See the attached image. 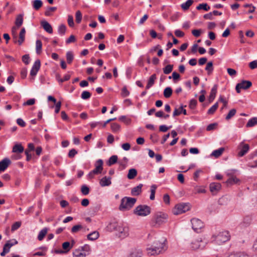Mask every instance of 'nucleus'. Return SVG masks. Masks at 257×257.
<instances>
[{
  "label": "nucleus",
  "instance_id": "f257e3e1",
  "mask_svg": "<svg viewBox=\"0 0 257 257\" xmlns=\"http://www.w3.org/2000/svg\"><path fill=\"white\" fill-rule=\"evenodd\" d=\"M106 229L110 232L115 231L116 235L121 239H124L130 235V228L126 224L115 221L110 222L107 225Z\"/></svg>",
  "mask_w": 257,
  "mask_h": 257
},
{
  "label": "nucleus",
  "instance_id": "f03ea898",
  "mask_svg": "<svg viewBox=\"0 0 257 257\" xmlns=\"http://www.w3.org/2000/svg\"><path fill=\"white\" fill-rule=\"evenodd\" d=\"M166 242L167 239L165 238L154 241L151 246L148 245L146 248L148 255H157L163 253L168 247Z\"/></svg>",
  "mask_w": 257,
  "mask_h": 257
},
{
  "label": "nucleus",
  "instance_id": "7ed1b4c3",
  "mask_svg": "<svg viewBox=\"0 0 257 257\" xmlns=\"http://www.w3.org/2000/svg\"><path fill=\"white\" fill-rule=\"evenodd\" d=\"M230 237L229 233L228 231H223L219 232L217 234L213 235L212 237V241L215 243L220 244L229 240Z\"/></svg>",
  "mask_w": 257,
  "mask_h": 257
},
{
  "label": "nucleus",
  "instance_id": "20e7f679",
  "mask_svg": "<svg viewBox=\"0 0 257 257\" xmlns=\"http://www.w3.org/2000/svg\"><path fill=\"white\" fill-rule=\"evenodd\" d=\"M136 198L124 197L121 200V203L119 209L121 211L130 209L135 204Z\"/></svg>",
  "mask_w": 257,
  "mask_h": 257
},
{
  "label": "nucleus",
  "instance_id": "39448f33",
  "mask_svg": "<svg viewBox=\"0 0 257 257\" xmlns=\"http://www.w3.org/2000/svg\"><path fill=\"white\" fill-rule=\"evenodd\" d=\"M151 213V208L146 205H140L134 210V213L140 216H146Z\"/></svg>",
  "mask_w": 257,
  "mask_h": 257
},
{
  "label": "nucleus",
  "instance_id": "423d86ee",
  "mask_svg": "<svg viewBox=\"0 0 257 257\" xmlns=\"http://www.w3.org/2000/svg\"><path fill=\"white\" fill-rule=\"evenodd\" d=\"M190 209V206L187 203H180L177 204L173 210V212L175 215H178L188 211Z\"/></svg>",
  "mask_w": 257,
  "mask_h": 257
},
{
  "label": "nucleus",
  "instance_id": "0eeeda50",
  "mask_svg": "<svg viewBox=\"0 0 257 257\" xmlns=\"http://www.w3.org/2000/svg\"><path fill=\"white\" fill-rule=\"evenodd\" d=\"M167 218V214L162 212H157L154 217L156 224L159 225L166 222Z\"/></svg>",
  "mask_w": 257,
  "mask_h": 257
},
{
  "label": "nucleus",
  "instance_id": "6e6552de",
  "mask_svg": "<svg viewBox=\"0 0 257 257\" xmlns=\"http://www.w3.org/2000/svg\"><path fill=\"white\" fill-rule=\"evenodd\" d=\"M252 83L251 81L243 80L241 81L240 83H238L236 84L235 86V90L237 93H239L241 89L245 90L247 89L250 87Z\"/></svg>",
  "mask_w": 257,
  "mask_h": 257
},
{
  "label": "nucleus",
  "instance_id": "1a4fd4ad",
  "mask_svg": "<svg viewBox=\"0 0 257 257\" xmlns=\"http://www.w3.org/2000/svg\"><path fill=\"white\" fill-rule=\"evenodd\" d=\"M191 222L192 229L197 232H199L204 226L202 221L198 218H193Z\"/></svg>",
  "mask_w": 257,
  "mask_h": 257
},
{
  "label": "nucleus",
  "instance_id": "9d476101",
  "mask_svg": "<svg viewBox=\"0 0 257 257\" xmlns=\"http://www.w3.org/2000/svg\"><path fill=\"white\" fill-rule=\"evenodd\" d=\"M206 244V242H203L201 238L195 239L191 243V248L193 250L199 248L203 249Z\"/></svg>",
  "mask_w": 257,
  "mask_h": 257
},
{
  "label": "nucleus",
  "instance_id": "9b49d317",
  "mask_svg": "<svg viewBox=\"0 0 257 257\" xmlns=\"http://www.w3.org/2000/svg\"><path fill=\"white\" fill-rule=\"evenodd\" d=\"M41 66V61L39 59H37L35 61L33 64L32 68L30 71V75L32 77H35L38 71L40 70Z\"/></svg>",
  "mask_w": 257,
  "mask_h": 257
},
{
  "label": "nucleus",
  "instance_id": "f8f14e48",
  "mask_svg": "<svg viewBox=\"0 0 257 257\" xmlns=\"http://www.w3.org/2000/svg\"><path fill=\"white\" fill-rule=\"evenodd\" d=\"M103 161L101 159L98 160L95 164V169L92 170L93 174H100L103 170Z\"/></svg>",
  "mask_w": 257,
  "mask_h": 257
},
{
  "label": "nucleus",
  "instance_id": "ddd939ff",
  "mask_svg": "<svg viewBox=\"0 0 257 257\" xmlns=\"http://www.w3.org/2000/svg\"><path fill=\"white\" fill-rule=\"evenodd\" d=\"M252 221V218L250 216L247 215L245 216L239 225V227L240 228H246L250 224L251 222Z\"/></svg>",
  "mask_w": 257,
  "mask_h": 257
},
{
  "label": "nucleus",
  "instance_id": "4468645a",
  "mask_svg": "<svg viewBox=\"0 0 257 257\" xmlns=\"http://www.w3.org/2000/svg\"><path fill=\"white\" fill-rule=\"evenodd\" d=\"M11 160L6 158L0 162V172H4L11 164Z\"/></svg>",
  "mask_w": 257,
  "mask_h": 257
},
{
  "label": "nucleus",
  "instance_id": "2eb2a0df",
  "mask_svg": "<svg viewBox=\"0 0 257 257\" xmlns=\"http://www.w3.org/2000/svg\"><path fill=\"white\" fill-rule=\"evenodd\" d=\"M41 25L47 33L49 34H52L53 33V28L51 25L46 21H41Z\"/></svg>",
  "mask_w": 257,
  "mask_h": 257
},
{
  "label": "nucleus",
  "instance_id": "dca6fc26",
  "mask_svg": "<svg viewBox=\"0 0 257 257\" xmlns=\"http://www.w3.org/2000/svg\"><path fill=\"white\" fill-rule=\"evenodd\" d=\"M224 151H225L224 148H223V147L220 148L218 149L213 151L212 152V153L210 154V157H214L215 158H217L222 155V154H223V153Z\"/></svg>",
  "mask_w": 257,
  "mask_h": 257
},
{
  "label": "nucleus",
  "instance_id": "f3484780",
  "mask_svg": "<svg viewBox=\"0 0 257 257\" xmlns=\"http://www.w3.org/2000/svg\"><path fill=\"white\" fill-rule=\"evenodd\" d=\"M210 190L213 193L215 194L221 188V185L219 183H212L210 184Z\"/></svg>",
  "mask_w": 257,
  "mask_h": 257
},
{
  "label": "nucleus",
  "instance_id": "a211bd4d",
  "mask_svg": "<svg viewBox=\"0 0 257 257\" xmlns=\"http://www.w3.org/2000/svg\"><path fill=\"white\" fill-rule=\"evenodd\" d=\"M99 183L102 187L109 186L111 183V178L105 176L100 180Z\"/></svg>",
  "mask_w": 257,
  "mask_h": 257
},
{
  "label": "nucleus",
  "instance_id": "6ab92c4d",
  "mask_svg": "<svg viewBox=\"0 0 257 257\" xmlns=\"http://www.w3.org/2000/svg\"><path fill=\"white\" fill-rule=\"evenodd\" d=\"M217 85L215 84L211 89L210 95L208 98V100L209 102H211L214 99L216 96V94L217 93Z\"/></svg>",
  "mask_w": 257,
  "mask_h": 257
},
{
  "label": "nucleus",
  "instance_id": "aec40b11",
  "mask_svg": "<svg viewBox=\"0 0 257 257\" xmlns=\"http://www.w3.org/2000/svg\"><path fill=\"white\" fill-rule=\"evenodd\" d=\"M156 79H157L156 74H154L152 75L150 77V78L148 81V83L146 86V88L147 89H149V88H150L154 84L155 81Z\"/></svg>",
  "mask_w": 257,
  "mask_h": 257
},
{
  "label": "nucleus",
  "instance_id": "412c9836",
  "mask_svg": "<svg viewBox=\"0 0 257 257\" xmlns=\"http://www.w3.org/2000/svg\"><path fill=\"white\" fill-rule=\"evenodd\" d=\"M142 187H143V184H140L138 186L132 188V191H131L132 195L133 196L139 195L142 191Z\"/></svg>",
  "mask_w": 257,
  "mask_h": 257
},
{
  "label": "nucleus",
  "instance_id": "4be33fe9",
  "mask_svg": "<svg viewBox=\"0 0 257 257\" xmlns=\"http://www.w3.org/2000/svg\"><path fill=\"white\" fill-rule=\"evenodd\" d=\"M239 151L237 153L238 157H242L246 154L249 150V146H243L241 148L238 149Z\"/></svg>",
  "mask_w": 257,
  "mask_h": 257
},
{
  "label": "nucleus",
  "instance_id": "5701e85b",
  "mask_svg": "<svg viewBox=\"0 0 257 257\" xmlns=\"http://www.w3.org/2000/svg\"><path fill=\"white\" fill-rule=\"evenodd\" d=\"M193 0H187L185 3L181 5V7L184 11L188 10L190 7L193 4Z\"/></svg>",
  "mask_w": 257,
  "mask_h": 257
},
{
  "label": "nucleus",
  "instance_id": "b1692460",
  "mask_svg": "<svg viewBox=\"0 0 257 257\" xmlns=\"http://www.w3.org/2000/svg\"><path fill=\"white\" fill-rule=\"evenodd\" d=\"M99 237V233L96 231H94L87 236V239L90 240H95L97 239Z\"/></svg>",
  "mask_w": 257,
  "mask_h": 257
},
{
  "label": "nucleus",
  "instance_id": "393cba45",
  "mask_svg": "<svg viewBox=\"0 0 257 257\" xmlns=\"http://www.w3.org/2000/svg\"><path fill=\"white\" fill-rule=\"evenodd\" d=\"M48 228L46 227L44 228L43 229H42L39 233V234L38 235V239L40 241L42 240L45 235L47 234L48 232Z\"/></svg>",
  "mask_w": 257,
  "mask_h": 257
},
{
  "label": "nucleus",
  "instance_id": "a878e982",
  "mask_svg": "<svg viewBox=\"0 0 257 257\" xmlns=\"http://www.w3.org/2000/svg\"><path fill=\"white\" fill-rule=\"evenodd\" d=\"M257 124V117H253L251 119H249L246 124V127H250L254 126Z\"/></svg>",
  "mask_w": 257,
  "mask_h": 257
},
{
  "label": "nucleus",
  "instance_id": "bb28decb",
  "mask_svg": "<svg viewBox=\"0 0 257 257\" xmlns=\"http://www.w3.org/2000/svg\"><path fill=\"white\" fill-rule=\"evenodd\" d=\"M42 5L43 3L41 0H34L33 2V7L35 10H39Z\"/></svg>",
  "mask_w": 257,
  "mask_h": 257
},
{
  "label": "nucleus",
  "instance_id": "cd10ccee",
  "mask_svg": "<svg viewBox=\"0 0 257 257\" xmlns=\"http://www.w3.org/2000/svg\"><path fill=\"white\" fill-rule=\"evenodd\" d=\"M73 257H86V254L82 252L80 248L75 249L73 252Z\"/></svg>",
  "mask_w": 257,
  "mask_h": 257
},
{
  "label": "nucleus",
  "instance_id": "c85d7f7f",
  "mask_svg": "<svg viewBox=\"0 0 257 257\" xmlns=\"http://www.w3.org/2000/svg\"><path fill=\"white\" fill-rule=\"evenodd\" d=\"M143 253L140 250H135L130 253L127 257H142Z\"/></svg>",
  "mask_w": 257,
  "mask_h": 257
},
{
  "label": "nucleus",
  "instance_id": "c756f323",
  "mask_svg": "<svg viewBox=\"0 0 257 257\" xmlns=\"http://www.w3.org/2000/svg\"><path fill=\"white\" fill-rule=\"evenodd\" d=\"M137 175V171L135 169H131L128 171L127 177L129 179H134Z\"/></svg>",
  "mask_w": 257,
  "mask_h": 257
},
{
  "label": "nucleus",
  "instance_id": "7c9ffc66",
  "mask_svg": "<svg viewBox=\"0 0 257 257\" xmlns=\"http://www.w3.org/2000/svg\"><path fill=\"white\" fill-rule=\"evenodd\" d=\"M239 180L235 176L230 177L226 181L228 184L233 185L237 184L239 182Z\"/></svg>",
  "mask_w": 257,
  "mask_h": 257
},
{
  "label": "nucleus",
  "instance_id": "2f4dec72",
  "mask_svg": "<svg viewBox=\"0 0 257 257\" xmlns=\"http://www.w3.org/2000/svg\"><path fill=\"white\" fill-rule=\"evenodd\" d=\"M42 43L40 40H37L36 42V50L38 54H40L42 52Z\"/></svg>",
  "mask_w": 257,
  "mask_h": 257
},
{
  "label": "nucleus",
  "instance_id": "473e14b6",
  "mask_svg": "<svg viewBox=\"0 0 257 257\" xmlns=\"http://www.w3.org/2000/svg\"><path fill=\"white\" fill-rule=\"evenodd\" d=\"M172 89L171 87H168L164 90V96L165 98H169L172 94Z\"/></svg>",
  "mask_w": 257,
  "mask_h": 257
},
{
  "label": "nucleus",
  "instance_id": "72a5a7b5",
  "mask_svg": "<svg viewBox=\"0 0 257 257\" xmlns=\"http://www.w3.org/2000/svg\"><path fill=\"white\" fill-rule=\"evenodd\" d=\"M117 156L116 155H113L109 158L107 164L109 166H110L115 164L117 162Z\"/></svg>",
  "mask_w": 257,
  "mask_h": 257
},
{
  "label": "nucleus",
  "instance_id": "f704fd0d",
  "mask_svg": "<svg viewBox=\"0 0 257 257\" xmlns=\"http://www.w3.org/2000/svg\"><path fill=\"white\" fill-rule=\"evenodd\" d=\"M23 15L20 14L19 15L16 20L15 24L17 26L18 28L20 27L23 24Z\"/></svg>",
  "mask_w": 257,
  "mask_h": 257
},
{
  "label": "nucleus",
  "instance_id": "c9c22d12",
  "mask_svg": "<svg viewBox=\"0 0 257 257\" xmlns=\"http://www.w3.org/2000/svg\"><path fill=\"white\" fill-rule=\"evenodd\" d=\"M205 70L207 71L208 75H210L213 70V63L212 61H210L207 63L205 67Z\"/></svg>",
  "mask_w": 257,
  "mask_h": 257
},
{
  "label": "nucleus",
  "instance_id": "e433bc0d",
  "mask_svg": "<svg viewBox=\"0 0 257 257\" xmlns=\"http://www.w3.org/2000/svg\"><path fill=\"white\" fill-rule=\"evenodd\" d=\"M196 9L198 10H200L203 9L204 11H207L210 9V8L209 6H208V5L206 3H202V4H199L197 7Z\"/></svg>",
  "mask_w": 257,
  "mask_h": 257
},
{
  "label": "nucleus",
  "instance_id": "4c0bfd02",
  "mask_svg": "<svg viewBox=\"0 0 257 257\" xmlns=\"http://www.w3.org/2000/svg\"><path fill=\"white\" fill-rule=\"evenodd\" d=\"M173 68V65H171V64L167 65L165 67H164L163 69V72L165 74H168L172 71Z\"/></svg>",
  "mask_w": 257,
  "mask_h": 257
},
{
  "label": "nucleus",
  "instance_id": "58836bf2",
  "mask_svg": "<svg viewBox=\"0 0 257 257\" xmlns=\"http://www.w3.org/2000/svg\"><path fill=\"white\" fill-rule=\"evenodd\" d=\"M74 59L73 53L71 51H68L66 53V59L68 64H71Z\"/></svg>",
  "mask_w": 257,
  "mask_h": 257
},
{
  "label": "nucleus",
  "instance_id": "ea45409f",
  "mask_svg": "<svg viewBox=\"0 0 257 257\" xmlns=\"http://www.w3.org/2000/svg\"><path fill=\"white\" fill-rule=\"evenodd\" d=\"M156 188L157 186L156 185H153L151 187V195L150 198L151 200H153L155 199V195Z\"/></svg>",
  "mask_w": 257,
  "mask_h": 257
},
{
  "label": "nucleus",
  "instance_id": "a19ab883",
  "mask_svg": "<svg viewBox=\"0 0 257 257\" xmlns=\"http://www.w3.org/2000/svg\"><path fill=\"white\" fill-rule=\"evenodd\" d=\"M62 247L64 250V251H66V252H67L72 248V246H70V243L69 242L66 241L64 242L62 244Z\"/></svg>",
  "mask_w": 257,
  "mask_h": 257
},
{
  "label": "nucleus",
  "instance_id": "79ce46f5",
  "mask_svg": "<svg viewBox=\"0 0 257 257\" xmlns=\"http://www.w3.org/2000/svg\"><path fill=\"white\" fill-rule=\"evenodd\" d=\"M218 107V102L215 103L211 108H210L208 111L207 113L208 114H213L215 111L216 110Z\"/></svg>",
  "mask_w": 257,
  "mask_h": 257
},
{
  "label": "nucleus",
  "instance_id": "37998d69",
  "mask_svg": "<svg viewBox=\"0 0 257 257\" xmlns=\"http://www.w3.org/2000/svg\"><path fill=\"white\" fill-rule=\"evenodd\" d=\"M111 128L113 132L116 133L120 130V125L116 123H112L111 124Z\"/></svg>",
  "mask_w": 257,
  "mask_h": 257
},
{
  "label": "nucleus",
  "instance_id": "c03bdc74",
  "mask_svg": "<svg viewBox=\"0 0 257 257\" xmlns=\"http://www.w3.org/2000/svg\"><path fill=\"white\" fill-rule=\"evenodd\" d=\"M24 151L23 146H14L13 152L15 153H22Z\"/></svg>",
  "mask_w": 257,
  "mask_h": 257
},
{
  "label": "nucleus",
  "instance_id": "a18cd8bd",
  "mask_svg": "<svg viewBox=\"0 0 257 257\" xmlns=\"http://www.w3.org/2000/svg\"><path fill=\"white\" fill-rule=\"evenodd\" d=\"M66 30V27L64 24H61L58 28V33L61 35H64Z\"/></svg>",
  "mask_w": 257,
  "mask_h": 257
},
{
  "label": "nucleus",
  "instance_id": "49530a36",
  "mask_svg": "<svg viewBox=\"0 0 257 257\" xmlns=\"http://www.w3.org/2000/svg\"><path fill=\"white\" fill-rule=\"evenodd\" d=\"M236 112V110L235 109L233 108V109H231L229 111V112L227 114V115L226 116L225 119L226 120L230 119L232 117H233L235 114Z\"/></svg>",
  "mask_w": 257,
  "mask_h": 257
},
{
  "label": "nucleus",
  "instance_id": "de8ad7c7",
  "mask_svg": "<svg viewBox=\"0 0 257 257\" xmlns=\"http://www.w3.org/2000/svg\"><path fill=\"white\" fill-rule=\"evenodd\" d=\"M120 121H121L126 124H129L131 122V119L129 118H127L125 116L122 115L118 118Z\"/></svg>",
  "mask_w": 257,
  "mask_h": 257
},
{
  "label": "nucleus",
  "instance_id": "09e8293b",
  "mask_svg": "<svg viewBox=\"0 0 257 257\" xmlns=\"http://www.w3.org/2000/svg\"><path fill=\"white\" fill-rule=\"evenodd\" d=\"M81 191L84 195H86L89 193V188L86 185H83L81 186Z\"/></svg>",
  "mask_w": 257,
  "mask_h": 257
},
{
  "label": "nucleus",
  "instance_id": "8fccbe9b",
  "mask_svg": "<svg viewBox=\"0 0 257 257\" xmlns=\"http://www.w3.org/2000/svg\"><path fill=\"white\" fill-rule=\"evenodd\" d=\"M56 7H48L45 12V15L46 16H50L51 13L56 10Z\"/></svg>",
  "mask_w": 257,
  "mask_h": 257
},
{
  "label": "nucleus",
  "instance_id": "3c124183",
  "mask_svg": "<svg viewBox=\"0 0 257 257\" xmlns=\"http://www.w3.org/2000/svg\"><path fill=\"white\" fill-rule=\"evenodd\" d=\"M76 22L77 24H79L82 20V14L80 11H77L75 14Z\"/></svg>",
  "mask_w": 257,
  "mask_h": 257
},
{
  "label": "nucleus",
  "instance_id": "603ef678",
  "mask_svg": "<svg viewBox=\"0 0 257 257\" xmlns=\"http://www.w3.org/2000/svg\"><path fill=\"white\" fill-rule=\"evenodd\" d=\"M91 96V93L87 91H84L82 92L81 97L83 99H87Z\"/></svg>",
  "mask_w": 257,
  "mask_h": 257
},
{
  "label": "nucleus",
  "instance_id": "864d4df0",
  "mask_svg": "<svg viewBox=\"0 0 257 257\" xmlns=\"http://www.w3.org/2000/svg\"><path fill=\"white\" fill-rule=\"evenodd\" d=\"M173 78L174 81L175 82L176 80H178L180 78V75L176 72H173L172 76H169V79H171Z\"/></svg>",
  "mask_w": 257,
  "mask_h": 257
},
{
  "label": "nucleus",
  "instance_id": "5fc2aeb1",
  "mask_svg": "<svg viewBox=\"0 0 257 257\" xmlns=\"http://www.w3.org/2000/svg\"><path fill=\"white\" fill-rule=\"evenodd\" d=\"M197 101L196 99H192L189 104V107L191 109H194L197 105Z\"/></svg>",
  "mask_w": 257,
  "mask_h": 257
},
{
  "label": "nucleus",
  "instance_id": "6e6d98bb",
  "mask_svg": "<svg viewBox=\"0 0 257 257\" xmlns=\"http://www.w3.org/2000/svg\"><path fill=\"white\" fill-rule=\"evenodd\" d=\"M82 251L87 252L88 254L91 251V247L88 244H85L80 248Z\"/></svg>",
  "mask_w": 257,
  "mask_h": 257
},
{
  "label": "nucleus",
  "instance_id": "4d7b16f0",
  "mask_svg": "<svg viewBox=\"0 0 257 257\" xmlns=\"http://www.w3.org/2000/svg\"><path fill=\"white\" fill-rule=\"evenodd\" d=\"M217 126V123H211L207 126L206 130L207 131H211L214 130L216 128Z\"/></svg>",
  "mask_w": 257,
  "mask_h": 257
},
{
  "label": "nucleus",
  "instance_id": "13d9d810",
  "mask_svg": "<svg viewBox=\"0 0 257 257\" xmlns=\"http://www.w3.org/2000/svg\"><path fill=\"white\" fill-rule=\"evenodd\" d=\"M25 35L20 33L19 39L18 40V43L19 45H21L25 41Z\"/></svg>",
  "mask_w": 257,
  "mask_h": 257
},
{
  "label": "nucleus",
  "instance_id": "bf43d9fd",
  "mask_svg": "<svg viewBox=\"0 0 257 257\" xmlns=\"http://www.w3.org/2000/svg\"><path fill=\"white\" fill-rule=\"evenodd\" d=\"M21 223L20 222H15L12 226L11 230L12 231H14L17 229H18L21 226Z\"/></svg>",
  "mask_w": 257,
  "mask_h": 257
},
{
  "label": "nucleus",
  "instance_id": "052dcab7",
  "mask_svg": "<svg viewBox=\"0 0 257 257\" xmlns=\"http://www.w3.org/2000/svg\"><path fill=\"white\" fill-rule=\"evenodd\" d=\"M121 94L123 97L127 96L130 94V92L127 90L126 86H124L122 88Z\"/></svg>",
  "mask_w": 257,
  "mask_h": 257
},
{
  "label": "nucleus",
  "instance_id": "680f3d73",
  "mask_svg": "<svg viewBox=\"0 0 257 257\" xmlns=\"http://www.w3.org/2000/svg\"><path fill=\"white\" fill-rule=\"evenodd\" d=\"M29 59L30 57L29 54L24 55L22 57V61L26 65H28L29 64Z\"/></svg>",
  "mask_w": 257,
  "mask_h": 257
},
{
  "label": "nucleus",
  "instance_id": "e2e57ef3",
  "mask_svg": "<svg viewBox=\"0 0 257 257\" xmlns=\"http://www.w3.org/2000/svg\"><path fill=\"white\" fill-rule=\"evenodd\" d=\"M35 101H36V100H35V99H34V98L30 99L28 100L26 102H25L23 103V105L24 106L32 105L35 104Z\"/></svg>",
  "mask_w": 257,
  "mask_h": 257
},
{
  "label": "nucleus",
  "instance_id": "0e129e2a",
  "mask_svg": "<svg viewBox=\"0 0 257 257\" xmlns=\"http://www.w3.org/2000/svg\"><path fill=\"white\" fill-rule=\"evenodd\" d=\"M6 243H7L9 247H11L13 245L17 244L18 243V241L15 239H13L7 241Z\"/></svg>",
  "mask_w": 257,
  "mask_h": 257
},
{
  "label": "nucleus",
  "instance_id": "69168bd1",
  "mask_svg": "<svg viewBox=\"0 0 257 257\" xmlns=\"http://www.w3.org/2000/svg\"><path fill=\"white\" fill-rule=\"evenodd\" d=\"M68 24L71 27L74 26V23L73 21V18L71 15H69L68 17Z\"/></svg>",
  "mask_w": 257,
  "mask_h": 257
},
{
  "label": "nucleus",
  "instance_id": "338daca9",
  "mask_svg": "<svg viewBox=\"0 0 257 257\" xmlns=\"http://www.w3.org/2000/svg\"><path fill=\"white\" fill-rule=\"evenodd\" d=\"M76 41V39H75V37L72 35H71L69 38H68L66 41V44H70L71 43H74Z\"/></svg>",
  "mask_w": 257,
  "mask_h": 257
},
{
  "label": "nucleus",
  "instance_id": "774afa93",
  "mask_svg": "<svg viewBox=\"0 0 257 257\" xmlns=\"http://www.w3.org/2000/svg\"><path fill=\"white\" fill-rule=\"evenodd\" d=\"M249 67L251 69L257 68V60H254L249 63Z\"/></svg>",
  "mask_w": 257,
  "mask_h": 257
}]
</instances>
